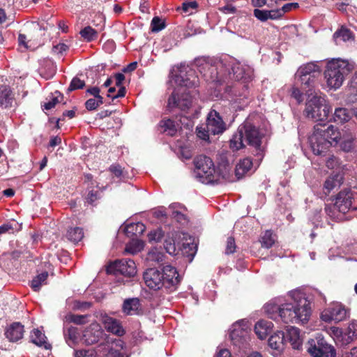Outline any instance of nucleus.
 I'll return each instance as SVG.
<instances>
[{"label": "nucleus", "instance_id": "nucleus-42", "mask_svg": "<svg viewBox=\"0 0 357 357\" xmlns=\"http://www.w3.org/2000/svg\"><path fill=\"white\" fill-rule=\"evenodd\" d=\"M162 123L164 130L167 132L168 135L173 136L177 130L176 125L174 121L171 119H167L163 121Z\"/></svg>", "mask_w": 357, "mask_h": 357}, {"label": "nucleus", "instance_id": "nucleus-23", "mask_svg": "<svg viewBox=\"0 0 357 357\" xmlns=\"http://www.w3.org/2000/svg\"><path fill=\"white\" fill-rule=\"evenodd\" d=\"M272 327V322L266 320H259L255 324V331L259 339L264 340L271 333Z\"/></svg>", "mask_w": 357, "mask_h": 357}, {"label": "nucleus", "instance_id": "nucleus-6", "mask_svg": "<svg viewBox=\"0 0 357 357\" xmlns=\"http://www.w3.org/2000/svg\"><path fill=\"white\" fill-rule=\"evenodd\" d=\"M352 61L340 58L331 59L326 63L324 72V79L330 89L336 90L343 84L345 77L354 69Z\"/></svg>", "mask_w": 357, "mask_h": 357}, {"label": "nucleus", "instance_id": "nucleus-61", "mask_svg": "<svg viewBox=\"0 0 357 357\" xmlns=\"http://www.w3.org/2000/svg\"><path fill=\"white\" fill-rule=\"evenodd\" d=\"M220 10L225 13H234L236 12V8L231 5L223 6Z\"/></svg>", "mask_w": 357, "mask_h": 357}, {"label": "nucleus", "instance_id": "nucleus-30", "mask_svg": "<svg viewBox=\"0 0 357 357\" xmlns=\"http://www.w3.org/2000/svg\"><path fill=\"white\" fill-rule=\"evenodd\" d=\"M351 119V114L347 109L344 107L336 108L333 114V120L339 123L347 122Z\"/></svg>", "mask_w": 357, "mask_h": 357}, {"label": "nucleus", "instance_id": "nucleus-29", "mask_svg": "<svg viewBox=\"0 0 357 357\" xmlns=\"http://www.w3.org/2000/svg\"><path fill=\"white\" fill-rule=\"evenodd\" d=\"M278 12H275V10H259L255 9L254 10V16L257 18L261 22H265L268 19L276 20L278 19V15H276Z\"/></svg>", "mask_w": 357, "mask_h": 357}, {"label": "nucleus", "instance_id": "nucleus-22", "mask_svg": "<svg viewBox=\"0 0 357 357\" xmlns=\"http://www.w3.org/2000/svg\"><path fill=\"white\" fill-rule=\"evenodd\" d=\"M30 337L31 342L36 345L47 350L52 349L51 344L47 341L45 335L39 329H33L31 333Z\"/></svg>", "mask_w": 357, "mask_h": 357}, {"label": "nucleus", "instance_id": "nucleus-45", "mask_svg": "<svg viewBox=\"0 0 357 357\" xmlns=\"http://www.w3.org/2000/svg\"><path fill=\"white\" fill-rule=\"evenodd\" d=\"M337 176H330L328 177L324 183V188L328 190L331 191L333 190L335 186L339 185L340 182L337 179Z\"/></svg>", "mask_w": 357, "mask_h": 357}, {"label": "nucleus", "instance_id": "nucleus-34", "mask_svg": "<svg viewBox=\"0 0 357 357\" xmlns=\"http://www.w3.org/2000/svg\"><path fill=\"white\" fill-rule=\"evenodd\" d=\"M66 237L69 241L77 243L84 237L83 230L80 227L70 228L67 231Z\"/></svg>", "mask_w": 357, "mask_h": 357}, {"label": "nucleus", "instance_id": "nucleus-26", "mask_svg": "<svg viewBox=\"0 0 357 357\" xmlns=\"http://www.w3.org/2000/svg\"><path fill=\"white\" fill-rule=\"evenodd\" d=\"M146 229L145 225L142 222L130 223L126 225L125 232L130 236H138L144 233Z\"/></svg>", "mask_w": 357, "mask_h": 357}, {"label": "nucleus", "instance_id": "nucleus-62", "mask_svg": "<svg viewBox=\"0 0 357 357\" xmlns=\"http://www.w3.org/2000/svg\"><path fill=\"white\" fill-rule=\"evenodd\" d=\"M124 79L125 76L122 73H117L115 75V84L117 86H121Z\"/></svg>", "mask_w": 357, "mask_h": 357}, {"label": "nucleus", "instance_id": "nucleus-44", "mask_svg": "<svg viewBox=\"0 0 357 357\" xmlns=\"http://www.w3.org/2000/svg\"><path fill=\"white\" fill-rule=\"evenodd\" d=\"M165 22L160 17H155L153 18L151 24V31L158 32L165 28Z\"/></svg>", "mask_w": 357, "mask_h": 357}, {"label": "nucleus", "instance_id": "nucleus-15", "mask_svg": "<svg viewBox=\"0 0 357 357\" xmlns=\"http://www.w3.org/2000/svg\"><path fill=\"white\" fill-rule=\"evenodd\" d=\"M192 104V98L191 96L185 92V89L179 94L176 91H174L168 99L167 108L172 111L178 108L182 111L188 109Z\"/></svg>", "mask_w": 357, "mask_h": 357}, {"label": "nucleus", "instance_id": "nucleus-59", "mask_svg": "<svg viewBox=\"0 0 357 357\" xmlns=\"http://www.w3.org/2000/svg\"><path fill=\"white\" fill-rule=\"evenodd\" d=\"M98 195L97 192L91 191L89 192L87 196V202L90 204H93L96 200L98 199Z\"/></svg>", "mask_w": 357, "mask_h": 357}, {"label": "nucleus", "instance_id": "nucleus-16", "mask_svg": "<svg viewBox=\"0 0 357 357\" xmlns=\"http://www.w3.org/2000/svg\"><path fill=\"white\" fill-rule=\"evenodd\" d=\"M248 321L245 320H241L233 324L230 337L235 344H238L241 341L245 340L248 335Z\"/></svg>", "mask_w": 357, "mask_h": 357}, {"label": "nucleus", "instance_id": "nucleus-37", "mask_svg": "<svg viewBox=\"0 0 357 357\" xmlns=\"http://www.w3.org/2000/svg\"><path fill=\"white\" fill-rule=\"evenodd\" d=\"M319 77L312 76H305L303 75H296V78H298L301 85H303L305 89H309L314 87V84L318 79Z\"/></svg>", "mask_w": 357, "mask_h": 357}, {"label": "nucleus", "instance_id": "nucleus-2", "mask_svg": "<svg viewBox=\"0 0 357 357\" xmlns=\"http://www.w3.org/2000/svg\"><path fill=\"white\" fill-rule=\"evenodd\" d=\"M354 135L349 132H341L333 125L317 124L314 126L308 142L314 154H325L331 146H339L344 152H351L354 149Z\"/></svg>", "mask_w": 357, "mask_h": 357}, {"label": "nucleus", "instance_id": "nucleus-10", "mask_svg": "<svg viewBox=\"0 0 357 357\" xmlns=\"http://www.w3.org/2000/svg\"><path fill=\"white\" fill-rule=\"evenodd\" d=\"M195 176L202 183H209L215 180V169L213 160L200 155L194 159Z\"/></svg>", "mask_w": 357, "mask_h": 357}, {"label": "nucleus", "instance_id": "nucleus-12", "mask_svg": "<svg viewBox=\"0 0 357 357\" xmlns=\"http://www.w3.org/2000/svg\"><path fill=\"white\" fill-rule=\"evenodd\" d=\"M331 335L337 345L346 347L357 337V323L355 321L351 322L344 331L337 327H331Z\"/></svg>", "mask_w": 357, "mask_h": 357}, {"label": "nucleus", "instance_id": "nucleus-56", "mask_svg": "<svg viewBox=\"0 0 357 357\" xmlns=\"http://www.w3.org/2000/svg\"><path fill=\"white\" fill-rule=\"evenodd\" d=\"M89 332V331L87 329L84 331V337L85 338V342L86 344H92L95 342H96L98 341V337L97 336H91V337H87L88 336V333Z\"/></svg>", "mask_w": 357, "mask_h": 357}, {"label": "nucleus", "instance_id": "nucleus-20", "mask_svg": "<svg viewBox=\"0 0 357 357\" xmlns=\"http://www.w3.org/2000/svg\"><path fill=\"white\" fill-rule=\"evenodd\" d=\"M24 333V326L18 322L12 324L5 332L6 337L10 342H17L22 339Z\"/></svg>", "mask_w": 357, "mask_h": 357}, {"label": "nucleus", "instance_id": "nucleus-52", "mask_svg": "<svg viewBox=\"0 0 357 357\" xmlns=\"http://www.w3.org/2000/svg\"><path fill=\"white\" fill-rule=\"evenodd\" d=\"M162 237L161 231H153L149 234V240L150 241H159Z\"/></svg>", "mask_w": 357, "mask_h": 357}, {"label": "nucleus", "instance_id": "nucleus-48", "mask_svg": "<svg viewBox=\"0 0 357 357\" xmlns=\"http://www.w3.org/2000/svg\"><path fill=\"white\" fill-rule=\"evenodd\" d=\"M197 3L195 1L184 2L182 5V8L184 12L191 13L192 10H195L197 8Z\"/></svg>", "mask_w": 357, "mask_h": 357}, {"label": "nucleus", "instance_id": "nucleus-32", "mask_svg": "<svg viewBox=\"0 0 357 357\" xmlns=\"http://www.w3.org/2000/svg\"><path fill=\"white\" fill-rule=\"evenodd\" d=\"M48 277V273L47 271H44L37 276H36L32 280L31 283V287L35 291H38L40 289V287L46 284L47 279Z\"/></svg>", "mask_w": 357, "mask_h": 357}, {"label": "nucleus", "instance_id": "nucleus-19", "mask_svg": "<svg viewBox=\"0 0 357 357\" xmlns=\"http://www.w3.org/2000/svg\"><path fill=\"white\" fill-rule=\"evenodd\" d=\"M103 326L106 331L118 336H122L125 331L119 321L109 317H106L103 319Z\"/></svg>", "mask_w": 357, "mask_h": 357}, {"label": "nucleus", "instance_id": "nucleus-57", "mask_svg": "<svg viewBox=\"0 0 357 357\" xmlns=\"http://www.w3.org/2000/svg\"><path fill=\"white\" fill-rule=\"evenodd\" d=\"M291 96L293 98H294L298 102H301L302 100H303V94L301 92V91L297 89V88H295V87H293L292 88V90H291Z\"/></svg>", "mask_w": 357, "mask_h": 357}, {"label": "nucleus", "instance_id": "nucleus-51", "mask_svg": "<svg viewBox=\"0 0 357 357\" xmlns=\"http://www.w3.org/2000/svg\"><path fill=\"white\" fill-rule=\"evenodd\" d=\"M326 166L328 169H335L339 165V160L335 156H331L326 160Z\"/></svg>", "mask_w": 357, "mask_h": 357}, {"label": "nucleus", "instance_id": "nucleus-54", "mask_svg": "<svg viewBox=\"0 0 357 357\" xmlns=\"http://www.w3.org/2000/svg\"><path fill=\"white\" fill-rule=\"evenodd\" d=\"M109 170L112 172L116 177H121L123 176V169L119 165H113L109 167Z\"/></svg>", "mask_w": 357, "mask_h": 357}, {"label": "nucleus", "instance_id": "nucleus-64", "mask_svg": "<svg viewBox=\"0 0 357 357\" xmlns=\"http://www.w3.org/2000/svg\"><path fill=\"white\" fill-rule=\"evenodd\" d=\"M217 357H232L230 351L228 349H220L218 354Z\"/></svg>", "mask_w": 357, "mask_h": 357}, {"label": "nucleus", "instance_id": "nucleus-14", "mask_svg": "<svg viewBox=\"0 0 357 357\" xmlns=\"http://www.w3.org/2000/svg\"><path fill=\"white\" fill-rule=\"evenodd\" d=\"M349 315L348 310L342 304L335 303L321 312V319L325 322L337 323L345 320Z\"/></svg>", "mask_w": 357, "mask_h": 357}, {"label": "nucleus", "instance_id": "nucleus-36", "mask_svg": "<svg viewBox=\"0 0 357 357\" xmlns=\"http://www.w3.org/2000/svg\"><path fill=\"white\" fill-rule=\"evenodd\" d=\"M89 315H79L69 313L65 316L66 322H73L78 325L85 324L88 322Z\"/></svg>", "mask_w": 357, "mask_h": 357}, {"label": "nucleus", "instance_id": "nucleus-7", "mask_svg": "<svg viewBox=\"0 0 357 357\" xmlns=\"http://www.w3.org/2000/svg\"><path fill=\"white\" fill-rule=\"evenodd\" d=\"M331 111V106L324 97L315 96L307 101L304 112L308 119L323 121L328 119Z\"/></svg>", "mask_w": 357, "mask_h": 357}, {"label": "nucleus", "instance_id": "nucleus-60", "mask_svg": "<svg viewBox=\"0 0 357 357\" xmlns=\"http://www.w3.org/2000/svg\"><path fill=\"white\" fill-rule=\"evenodd\" d=\"M87 93L94 96V98H98V97H102L100 95V89L98 87L94 86L90 89H88L86 91Z\"/></svg>", "mask_w": 357, "mask_h": 357}, {"label": "nucleus", "instance_id": "nucleus-27", "mask_svg": "<svg viewBox=\"0 0 357 357\" xmlns=\"http://www.w3.org/2000/svg\"><path fill=\"white\" fill-rule=\"evenodd\" d=\"M79 335L78 329L76 327L70 326L66 331H64L66 341L70 347L76 345Z\"/></svg>", "mask_w": 357, "mask_h": 357}, {"label": "nucleus", "instance_id": "nucleus-40", "mask_svg": "<svg viewBox=\"0 0 357 357\" xmlns=\"http://www.w3.org/2000/svg\"><path fill=\"white\" fill-rule=\"evenodd\" d=\"M261 245L266 248H271L275 243V237L271 231H266L261 237Z\"/></svg>", "mask_w": 357, "mask_h": 357}, {"label": "nucleus", "instance_id": "nucleus-8", "mask_svg": "<svg viewBox=\"0 0 357 357\" xmlns=\"http://www.w3.org/2000/svg\"><path fill=\"white\" fill-rule=\"evenodd\" d=\"M325 210L328 215L334 218L337 216L332 211H337L342 213H346L349 210L357 211V192L353 193L349 190L340 192L333 206H326Z\"/></svg>", "mask_w": 357, "mask_h": 357}, {"label": "nucleus", "instance_id": "nucleus-24", "mask_svg": "<svg viewBox=\"0 0 357 357\" xmlns=\"http://www.w3.org/2000/svg\"><path fill=\"white\" fill-rule=\"evenodd\" d=\"M252 167V162L250 158H246L240 160L235 169V173L237 178L239 179L243 176Z\"/></svg>", "mask_w": 357, "mask_h": 357}, {"label": "nucleus", "instance_id": "nucleus-53", "mask_svg": "<svg viewBox=\"0 0 357 357\" xmlns=\"http://www.w3.org/2000/svg\"><path fill=\"white\" fill-rule=\"evenodd\" d=\"M18 43L20 46H23L25 49H28L30 47V46L29 45V40H27L26 36L24 34H19Z\"/></svg>", "mask_w": 357, "mask_h": 357}, {"label": "nucleus", "instance_id": "nucleus-18", "mask_svg": "<svg viewBox=\"0 0 357 357\" xmlns=\"http://www.w3.org/2000/svg\"><path fill=\"white\" fill-rule=\"evenodd\" d=\"M321 72V68L318 62H309L301 66L297 70L296 75L319 77Z\"/></svg>", "mask_w": 357, "mask_h": 357}, {"label": "nucleus", "instance_id": "nucleus-31", "mask_svg": "<svg viewBox=\"0 0 357 357\" xmlns=\"http://www.w3.org/2000/svg\"><path fill=\"white\" fill-rule=\"evenodd\" d=\"M123 344L121 340L114 343L109 350L107 357H128L123 350Z\"/></svg>", "mask_w": 357, "mask_h": 357}, {"label": "nucleus", "instance_id": "nucleus-41", "mask_svg": "<svg viewBox=\"0 0 357 357\" xmlns=\"http://www.w3.org/2000/svg\"><path fill=\"white\" fill-rule=\"evenodd\" d=\"M103 103V98L98 97V98H90L86 100L85 103L86 108L88 110H94Z\"/></svg>", "mask_w": 357, "mask_h": 357}, {"label": "nucleus", "instance_id": "nucleus-63", "mask_svg": "<svg viewBox=\"0 0 357 357\" xmlns=\"http://www.w3.org/2000/svg\"><path fill=\"white\" fill-rule=\"evenodd\" d=\"M342 357H357V347H354L350 351L345 352Z\"/></svg>", "mask_w": 357, "mask_h": 357}, {"label": "nucleus", "instance_id": "nucleus-1", "mask_svg": "<svg viewBox=\"0 0 357 357\" xmlns=\"http://www.w3.org/2000/svg\"><path fill=\"white\" fill-rule=\"evenodd\" d=\"M290 301L284 302L282 298L270 301L264 306V310L269 318L281 320L284 323L305 324L311 316L310 302L306 294L300 289L289 293Z\"/></svg>", "mask_w": 357, "mask_h": 357}, {"label": "nucleus", "instance_id": "nucleus-49", "mask_svg": "<svg viewBox=\"0 0 357 357\" xmlns=\"http://www.w3.org/2000/svg\"><path fill=\"white\" fill-rule=\"evenodd\" d=\"M75 357H96L93 350H77L75 351Z\"/></svg>", "mask_w": 357, "mask_h": 357}, {"label": "nucleus", "instance_id": "nucleus-5", "mask_svg": "<svg viewBox=\"0 0 357 357\" xmlns=\"http://www.w3.org/2000/svg\"><path fill=\"white\" fill-rule=\"evenodd\" d=\"M232 73L229 72V77L236 81L232 86H228L227 91L232 96V101L243 105L248 97V82L251 80L252 71L249 66L234 63L231 66Z\"/></svg>", "mask_w": 357, "mask_h": 357}, {"label": "nucleus", "instance_id": "nucleus-38", "mask_svg": "<svg viewBox=\"0 0 357 357\" xmlns=\"http://www.w3.org/2000/svg\"><path fill=\"white\" fill-rule=\"evenodd\" d=\"M80 35L84 40L90 42L97 38L98 32L92 27L88 26L80 31Z\"/></svg>", "mask_w": 357, "mask_h": 357}, {"label": "nucleus", "instance_id": "nucleus-47", "mask_svg": "<svg viewBox=\"0 0 357 357\" xmlns=\"http://www.w3.org/2000/svg\"><path fill=\"white\" fill-rule=\"evenodd\" d=\"M164 247L167 252H168L169 255H176V249L173 240H166L164 243Z\"/></svg>", "mask_w": 357, "mask_h": 357}, {"label": "nucleus", "instance_id": "nucleus-13", "mask_svg": "<svg viewBox=\"0 0 357 357\" xmlns=\"http://www.w3.org/2000/svg\"><path fill=\"white\" fill-rule=\"evenodd\" d=\"M107 271L110 274H120L131 278L136 275L137 267L132 259H117L109 264Z\"/></svg>", "mask_w": 357, "mask_h": 357}, {"label": "nucleus", "instance_id": "nucleus-33", "mask_svg": "<svg viewBox=\"0 0 357 357\" xmlns=\"http://www.w3.org/2000/svg\"><path fill=\"white\" fill-rule=\"evenodd\" d=\"M13 99L12 93L9 89L4 88L0 91V106L5 108L11 107Z\"/></svg>", "mask_w": 357, "mask_h": 357}, {"label": "nucleus", "instance_id": "nucleus-21", "mask_svg": "<svg viewBox=\"0 0 357 357\" xmlns=\"http://www.w3.org/2000/svg\"><path fill=\"white\" fill-rule=\"evenodd\" d=\"M123 311L128 315L138 314L141 311L139 300L137 298L125 300L123 305Z\"/></svg>", "mask_w": 357, "mask_h": 357}, {"label": "nucleus", "instance_id": "nucleus-11", "mask_svg": "<svg viewBox=\"0 0 357 357\" xmlns=\"http://www.w3.org/2000/svg\"><path fill=\"white\" fill-rule=\"evenodd\" d=\"M306 347L312 357H336L335 348L328 344L321 335L309 340Z\"/></svg>", "mask_w": 357, "mask_h": 357}, {"label": "nucleus", "instance_id": "nucleus-58", "mask_svg": "<svg viewBox=\"0 0 357 357\" xmlns=\"http://www.w3.org/2000/svg\"><path fill=\"white\" fill-rule=\"evenodd\" d=\"M57 97H54L52 100L45 102L43 105L44 109L49 110L55 107V105L58 103Z\"/></svg>", "mask_w": 357, "mask_h": 357}, {"label": "nucleus", "instance_id": "nucleus-9", "mask_svg": "<svg viewBox=\"0 0 357 357\" xmlns=\"http://www.w3.org/2000/svg\"><path fill=\"white\" fill-rule=\"evenodd\" d=\"M225 130V123L219 113L213 109L208 113L206 125H202L197 128V135L200 139L208 141L209 139V134L218 135Z\"/></svg>", "mask_w": 357, "mask_h": 357}, {"label": "nucleus", "instance_id": "nucleus-55", "mask_svg": "<svg viewBox=\"0 0 357 357\" xmlns=\"http://www.w3.org/2000/svg\"><path fill=\"white\" fill-rule=\"evenodd\" d=\"M68 46L64 43H59L56 45H54L52 48V50L54 53L61 54L63 52H66L68 50Z\"/></svg>", "mask_w": 357, "mask_h": 357}, {"label": "nucleus", "instance_id": "nucleus-3", "mask_svg": "<svg viewBox=\"0 0 357 357\" xmlns=\"http://www.w3.org/2000/svg\"><path fill=\"white\" fill-rule=\"evenodd\" d=\"M143 280L149 289L166 292L176 290L180 282L176 268L169 264L164 266L161 271L153 268H148L144 272Z\"/></svg>", "mask_w": 357, "mask_h": 357}, {"label": "nucleus", "instance_id": "nucleus-28", "mask_svg": "<svg viewBox=\"0 0 357 357\" xmlns=\"http://www.w3.org/2000/svg\"><path fill=\"white\" fill-rule=\"evenodd\" d=\"M144 245V242L142 241L133 238L126 244L124 253L136 255L143 250Z\"/></svg>", "mask_w": 357, "mask_h": 357}, {"label": "nucleus", "instance_id": "nucleus-50", "mask_svg": "<svg viewBox=\"0 0 357 357\" xmlns=\"http://www.w3.org/2000/svg\"><path fill=\"white\" fill-rule=\"evenodd\" d=\"M236 245L234 238L229 237L227 241L226 253L232 254L235 252Z\"/></svg>", "mask_w": 357, "mask_h": 357}, {"label": "nucleus", "instance_id": "nucleus-39", "mask_svg": "<svg viewBox=\"0 0 357 357\" xmlns=\"http://www.w3.org/2000/svg\"><path fill=\"white\" fill-rule=\"evenodd\" d=\"M148 259L151 261L160 263L163 261L164 255L157 248H152L148 253Z\"/></svg>", "mask_w": 357, "mask_h": 357}, {"label": "nucleus", "instance_id": "nucleus-46", "mask_svg": "<svg viewBox=\"0 0 357 357\" xmlns=\"http://www.w3.org/2000/svg\"><path fill=\"white\" fill-rule=\"evenodd\" d=\"M84 85L85 84L83 80H81L77 77H74L72 79L70 84L68 87V91H71L78 89H82L84 86Z\"/></svg>", "mask_w": 357, "mask_h": 357}, {"label": "nucleus", "instance_id": "nucleus-17", "mask_svg": "<svg viewBox=\"0 0 357 357\" xmlns=\"http://www.w3.org/2000/svg\"><path fill=\"white\" fill-rule=\"evenodd\" d=\"M285 341H289L294 349H300L303 344V338L300 334V330L291 326L287 329L284 334Z\"/></svg>", "mask_w": 357, "mask_h": 357}, {"label": "nucleus", "instance_id": "nucleus-25", "mask_svg": "<svg viewBox=\"0 0 357 357\" xmlns=\"http://www.w3.org/2000/svg\"><path fill=\"white\" fill-rule=\"evenodd\" d=\"M284 341V333L278 332L269 337L268 345L273 349L280 350L282 349Z\"/></svg>", "mask_w": 357, "mask_h": 357}, {"label": "nucleus", "instance_id": "nucleus-4", "mask_svg": "<svg viewBox=\"0 0 357 357\" xmlns=\"http://www.w3.org/2000/svg\"><path fill=\"white\" fill-rule=\"evenodd\" d=\"M264 133L258 128L249 121L241 125L237 132L230 139V148L238 151L245 146L244 142L255 149V155L261 158L264 155V147L262 145Z\"/></svg>", "mask_w": 357, "mask_h": 357}, {"label": "nucleus", "instance_id": "nucleus-35", "mask_svg": "<svg viewBox=\"0 0 357 357\" xmlns=\"http://www.w3.org/2000/svg\"><path fill=\"white\" fill-rule=\"evenodd\" d=\"M334 40L337 44L341 41L346 42L352 38L351 32L345 28H341L340 30L335 32L333 35Z\"/></svg>", "mask_w": 357, "mask_h": 357}, {"label": "nucleus", "instance_id": "nucleus-43", "mask_svg": "<svg viewBox=\"0 0 357 357\" xmlns=\"http://www.w3.org/2000/svg\"><path fill=\"white\" fill-rule=\"evenodd\" d=\"M298 7V4L297 3H289L284 4L281 8L275 10V12H278V13H275L278 15V18L281 17L285 13H287L293 9L297 8Z\"/></svg>", "mask_w": 357, "mask_h": 357}]
</instances>
